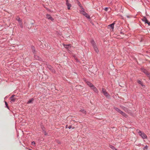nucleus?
Instances as JSON below:
<instances>
[{
    "label": "nucleus",
    "mask_w": 150,
    "mask_h": 150,
    "mask_svg": "<svg viewBox=\"0 0 150 150\" xmlns=\"http://www.w3.org/2000/svg\"><path fill=\"white\" fill-rule=\"evenodd\" d=\"M91 43L95 51L96 52L98 53L99 52V50L96 45L95 42L93 40L91 41Z\"/></svg>",
    "instance_id": "obj_1"
},
{
    "label": "nucleus",
    "mask_w": 150,
    "mask_h": 150,
    "mask_svg": "<svg viewBox=\"0 0 150 150\" xmlns=\"http://www.w3.org/2000/svg\"><path fill=\"white\" fill-rule=\"evenodd\" d=\"M137 131L139 133V135L141 136L143 139L146 138V135L144 132H142L139 130H137Z\"/></svg>",
    "instance_id": "obj_2"
},
{
    "label": "nucleus",
    "mask_w": 150,
    "mask_h": 150,
    "mask_svg": "<svg viewBox=\"0 0 150 150\" xmlns=\"http://www.w3.org/2000/svg\"><path fill=\"white\" fill-rule=\"evenodd\" d=\"M114 109L116 110V111L118 112L119 113H120L122 115L125 117L126 116V115L125 113L123 112L122 111H121L120 110L119 108H114Z\"/></svg>",
    "instance_id": "obj_3"
},
{
    "label": "nucleus",
    "mask_w": 150,
    "mask_h": 150,
    "mask_svg": "<svg viewBox=\"0 0 150 150\" xmlns=\"http://www.w3.org/2000/svg\"><path fill=\"white\" fill-rule=\"evenodd\" d=\"M80 13L88 18H90L89 16L83 10L80 11Z\"/></svg>",
    "instance_id": "obj_4"
},
{
    "label": "nucleus",
    "mask_w": 150,
    "mask_h": 150,
    "mask_svg": "<svg viewBox=\"0 0 150 150\" xmlns=\"http://www.w3.org/2000/svg\"><path fill=\"white\" fill-rule=\"evenodd\" d=\"M102 93H103L104 95L107 97L109 98L110 97L109 94L104 88H102Z\"/></svg>",
    "instance_id": "obj_5"
},
{
    "label": "nucleus",
    "mask_w": 150,
    "mask_h": 150,
    "mask_svg": "<svg viewBox=\"0 0 150 150\" xmlns=\"http://www.w3.org/2000/svg\"><path fill=\"white\" fill-rule=\"evenodd\" d=\"M142 20L145 23H147L149 25H150V22L148 21L146 18L145 17H143L142 19Z\"/></svg>",
    "instance_id": "obj_6"
},
{
    "label": "nucleus",
    "mask_w": 150,
    "mask_h": 150,
    "mask_svg": "<svg viewBox=\"0 0 150 150\" xmlns=\"http://www.w3.org/2000/svg\"><path fill=\"white\" fill-rule=\"evenodd\" d=\"M66 4L67 6V8L68 10L70 9V8L71 6V5L70 4H69L68 2V0H66Z\"/></svg>",
    "instance_id": "obj_7"
},
{
    "label": "nucleus",
    "mask_w": 150,
    "mask_h": 150,
    "mask_svg": "<svg viewBox=\"0 0 150 150\" xmlns=\"http://www.w3.org/2000/svg\"><path fill=\"white\" fill-rule=\"evenodd\" d=\"M142 71L144 72V73L148 75V77H149V79H150V75L149 74V73L148 71H147L145 69H143Z\"/></svg>",
    "instance_id": "obj_8"
},
{
    "label": "nucleus",
    "mask_w": 150,
    "mask_h": 150,
    "mask_svg": "<svg viewBox=\"0 0 150 150\" xmlns=\"http://www.w3.org/2000/svg\"><path fill=\"white\" fill-rule=\"evenodd\" d=\"M63 45L64 47L67 49H69L71 47V45L70 44L69 45H65L63 44Z\"/></svg>",
    "instance_id": "obj_9"
},
{
    "label": "nucleus",
    "mask_w": 150,
    "mask_h": 150,
    "mask_svg": "<svg viewBox=\"0 0 150 150\" xmlns=\"http://www.w3.org/2000/svg\"><path fill=\"white\" fill-rule=\"evenodd\" d=\"M15 96H12L11 97H10V99L11 100V103L12 102H14L15 101L16 98H14V97Z\"/></svg>",
    "instance_id": "obj_10"
},
{
    "label": "nucleus",
    "mask_w": 150,
    "mask_h": 150,
    "mask_svg": "<svg viewBox=\"0 0 150 150\" xmlns=\"http://www.w3.org/2000/svg\"><path fill=\"white\" fill-rule=\"evenodd\" d=\"M47 18L49 19L51 21H52L53 20V18L51 17V16L49 14H47L46 15Z\"/></svg>",
    "instance_id": "obj_11"
},
{
    "label": "nucleus",
    "mask_w": 150,
    "mask_h": 150,
    "mask_svg": "<svg viewBox=\"0 0 150 150\" xmlns=\"http://www.w3.org/2000/svg\"><path fill=\"white\" fill-rule=\"evenodd\" d=\"M114 23H113L108 25L109 28H111L112 30H113L114 28Z\"/></svg>",
    "instance_id": "obj_12"
},
{
    "label": "nucleus",
    "mask_w": 150,
    "mask_h": 150,
    "mask_svg": "<svg viewBox=\"0 0 150 150\" xmlns=\"http://www.w3.org/2000/svg\"><path fill=\"white\" fill-rule=\"evenodd\" d=\"M96 93L98 92V90L97 89L93 86H92V87L91 88Z\"/></svg>",
    "instance_id": "obj_13"
},
{
    "label": "nucleus",
    "mask_w": 150,
    "mask_h": 150,
    "mask_svg": "<svg viewBox=\"0 0 150 150\" xmlns=\"http://www.w3.org/2000/svg\"><path fill=\"white\" fill-rule=\"evenodd\" d=\"M34 99L33 98H32L28 102L27 104H30V103H33V101L34 100Z\"/></svg>",
    "instance_id": "obj_14"
},
{
    "label": "nucleus",
    "mask_w": 150,
    "mask_h": 150,
    "mask_svg": "<svg viewBox=\"0 0 150 150\" xmlns=\"http://www.w3.org/2000/svg\"><path fill=\"white\" fill-rule=\"evenodd\" d=\"M86 83H87V85L90 86L91 88L92 87V86H93L91 83L89 82L88 81Z\"/></svg>",
    "instance_id": "obj_15"
},
{
    "label": "nucleus",
    "mask_w": 150,
    "mask_h": 150,
    "mask_svg": "<svg viewBox=\"0 0 150 150\" xmlns=\"http://www.w3.org/2000/svg\"><path fill=\"white\" fill-rule=\"evenodd\" d=\"M19 24L20 25V26L21 28H22L23 27V25H22V22L21 21V20L19 21Z\"/></svg>",
    "instance_id": "obj_16"
},
{
    "label": "nucleus",
    "mask_w": 150,
    "mask_h": 150,
    "mask_svg": "<svg viewBox=\"0 0 150 150\" xmlns=\"http://www.w3.org/2000/svg\"><path fill=\"white\" fill-rule=\"evenodd\" d=\"M80 111L83 113L85 114L86 113V111L83 109H82Z\"/></svg>",
    "instance_id": "obj_17"
},
{
    "label": "nucleus",
    "mask_w": 150,
    "mask_h": 150,
    "mask_svg": "<svg viewBox=\"0 0 150 150\" xmlns=\"http://www.w3.org/2000/svg\"><path fill=\"white\" fill-rule=\"evenodd\" d=\"M110 147L112 149H113V150H114L115 149V148L114 147V146H112V145H110Z\"/></svg>",
    "instance_id": "obj_18"
},
{
    "label": "nucleus",
    "mask_w": 150,
    "mask_h": 150,
    "mask_svg": "<svg viewBox=\"0 0 150 150\" xmlns=\"http://www.w3.org/2000/svg\"><path fill=\"white\" fill-rule=\"evenodd\" d=\"M148 148L147 146H145L144 148V150H147Z\"/></svg>",
    "instance_id": "obj_19"
},
{
    "label": "nucleus",
    "mask_w": 150,
    "mask_h": 150,
    "mask_svg": "<svg viewBox=\"0 0 150 150\" xmlns=\"http://www.w3.org/2000/svg\"><path fill=\"white\" fill-rule=\"evenodd\" d=\"M16 20L18 21H21L20 20V18L18 17L16 18Z\"/></svg>",
    "instance_id": "obj_20"
},
{
    "label": "nucleus",
    "mask_w": 150,
    "mask_h": 150,
    "mask_svg": "<svg viewBox=\"0 0 150 150\" xmlns=\"http://www.w3.org/2000/svg\"><path fill=\"white\" fill-rule=\"evenodd\" d=\"M68 128H69V129H71V128H72V129H74V127H72V126H71V125L69 126L68 127Z\"/></svg>",
    "instance_id": "obj_21"
},
{
    "label": "nucleus",
    "mask_w": 150,
    "mask_h": 150,
    "mask_svg": "<svg viewBox=\"0 0 150 150\" xmlns=\"http://www.w3.org/2000/svg\"><path fill=\"white\" fill-rule=\"evenodd\" d=\"M138 82L139 83V84H141V85H142V82L140 81V80H138Z\"/></svg>",
    "instance_id": "obj_22"
},
{
    "label": "nucleus",
    "mask_w": 150,
    "mask_h": 150,
    "mask_svg": "<svg viewBox=\"0 0 150 150\" xmlns=\"http://www.w3.org/2000/svg\"><path fill=\"white\" fill-rule=\"evenodd\" d=\"M5 103L6 105L7 108H8V104H7V102H6V101H5Z\"/></svg>",
    "instance_id": "obj_23"
},
{
    "label": "nucleus",
    "mask_w": 150,
    "mask_h": 150,
    "mask_svg": "<svg viewBox=\"0 0 150 150\" xmlns=\"http://www.w3.org/2000/svg\"><path fill=\"white\" fill-rule=\"evenodd\" d=\"M32 145H34L35 144V143L34 142H32Z\"/></svg>",
    "instance_id": "obj_24"
},
{
    "label": "nucleus",
    "mask_w": 150,
    "mask_h": 150,
    "mask_svg": "<svg viewBox=\"0 0 150 150\" xmlns=\"http://www.w3.org/2000/svg\"><path fill=\"white\" fill-rule=\"evenodd\" d=\"M108 8H105V11H107V10H108Z\"/></svg>",
    "instance_id": "obj_25"
},
{
    "label": "nucleus",
    "mask_w": 150,
    "mask_h": 150,
    "mask_svg": "<svg viewBox=\"0 0 150 150\" xmlns=\"http://www.w3.org/2000/svg\"><path fill=\"white\" fill-rule=\"evenodd\" d=\"M68 126V125H67L66 126V128H67V127Z\"/></svg>",
    "instance_id": "obj_26"
}]
</instances>
